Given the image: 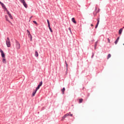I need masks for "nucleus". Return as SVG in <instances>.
<instances>
[{"label": "nucleus", "instance_id": "23", "mask_svg": "<svg viewBox=\"0 0 124 124\" xmlns=\"http://www.w3.org/2000/svg\"><path fill=\"white\" fill-rule=\"evenodd\" d=\"M47 24H48V27H50V22H49V20H47Z\"/></svg>", "mask_w": 124, "mask_h": 124}, {"label": "nucleus", "instance_id": "16", "mask_svg": "<svg viewBox=\"0 0 124 124\" xmlns=\"http://www.w3.org/2000/svg\"><path fill=\"white\" fill-rule=\"evenodd\" d=\"M40 88V86L38 85L37 87L35 89L36 90V92H37V91H38V90H39Z\"/></svg>", "mask_w": 124, "mask_h": 124}, {"label": "nucleus", "instance_id": "24", "mask_svg": "<svg viewBox=\"0 0 124 124\" xmlns=\"http://www.w3.org/2000/svg\"><path fill=\"white\" fill-rule=\"evenodd\" d=\"M49 30L51 32H53V30H52V29L51 28V27L49 26V27H48Z\"/></svg>", "mask_w": 124, "mask_h": 124}, {"label": "nucleus", "instance_id": "3", "mask_svg": "<svg viewBox=\"0 0 124 124\" xmlns=\"http://www.w3.org/2000/svg\"><path fill=\"white\" fill-rule=\"evenodd\" d=\"M16 48L17 50H19L21 48V45L17 40H16Z\"/></svg>", "mask_w": 124, "mask_h": 124}, {"label": "nucleus", "instance_id": "8", "mask_svg": "<svg viewBox=\"0 0 124 124\" xmlns=\"http://www.w3.org/2000/svg\"><path fill=\"white\" fill-rule=\"evenodd\" d=\"M5 18L6 19V20H7L8 22H9V23H10V24H11V25H12V23H11V22H10V21H9V19H8V16H7V15L5 16Z\"/></svg>", "mask_w": 124, "mask_h": 124}, {"label": "nucleus", "instance_id": "5", "mask_svg": "<svg viewBox=\"0 0 124 124\" xmlns=\"http://www.w3.org/2000/svg\"><path fill=\"white\" fill-rule=\"evenodd\" d=\"M19 1H20V2H21V3H23L25 8H28V5L26 3V1H25V0H19Z\"/></svg>", "mask_w": 124, "mask_h": 124}, {"label": "nucleus", "instance_id": "25", "mask_svg": "<svg viewBox=\"0 0 124 124\" xmlns=\"http://www.w3.org/2000/svg\"><path fill=\"white\" fill-rule=\"evenodd\" d=\"M33 23H34V24H35V25H38V24H37V22H36L35 21H33Z\"/></svg>", "mask_w": 124, "mask_h": 124}, {"label": "nucleus", "instance_id": "32", "mask_svg": "<svg viewBox=\"0 0 124 124\" xmlns=\"http://www.w3.org/2000/svg\"><path fill=\"white\" fill-rule=\"evenodd\" d=\"M123 29H124V27H123Z\"/></svg>", "mask_w": 124, "mask_h": 124}, {"label": "nucleus", "instance_id": "29", "mask_svg": "<svg viewBox=\"0 0 124 124\" xmlns=\"http://www.w3.org/2000/svg\"><path fill=\"white\" fill-rule=\"evenodd\" d=\"M93 25L91 24V27H93Z\"/></svg>", "mask_w": 124, "mask_h": 124}, {"label": "nucleus", "instance_id": "9", "mask_svg": "<svg viewBox=\"0 0 124 124\" xmlns=\"http://www.w3.org/2000/svg\"><path fill=\"white\" fill-rule=\"evenodd\" d=\"M97 23L95 27V29H97V27H98V25H99V18H98V19H97Z\"/></svg>", "mask_w": 124, "mask_h": 124}, {"label": "nucleus", "instance_id": "17", "mask_svg": "<svg viewBox=\"0 0 124 124\" xmlns=\"http://www.w3.org/2000/svg\"><path fill=\"white\" fill-rule=\"evenodd\" d=\"M110 58H111V54H108V57H107L108 60H109V59H110Z\"/></svg>", "mask_w": 124, "mask_h": 124}, {"label": "nucleus", "instance_id": "4", "mask_svg": "<svg viewBox=\"0 0 124 124\" xmlns=\"http://www.w3.org/2000/svg\"><path fill=\"white\" fill-rule=\"evenodd\" d=\"M4 11L6 12V14L8 15L9 18H10V19H11V20H13V17H12V16L11 15V14H10V12H9L7 10V8H6V10H4Z\"/></svg>", "mask_w": 124, "mask_h": 124}, {"label": "nucleus", "instance_id": "11", "mask_svg": "<svg viewBox=\"0 0 124 124\" xmlns=\"http://www.w3.org/2000/svg\"><path fill=\"white\" fill-rule=\"evenodd\" d=\"M72 21L73 22V23L74 24H77V22L75 20V18L74 17H73V18H72Z\"/></svg>", "mask_w": 124, "mask_h": 124}, {"label": "nucleus", "instance_id": "18", "mask_svg": "<svg viewBox=\"0 0 124 124\" xmlns=\"http://www.w3.org/2000/svg\"><path fill=\"white\" fill-rule=\"evenodd\" d=\"M83 102V99L81 98L79 99V103H82Z\"/></svg>", "mask_w": 124, "mask_h": 124}, {"label": "nucleus", "instance_id": "6", "mask_svg": "<svg viewBox=\"0 0 124 124\" xmlns=\"http://www.w3.org/2000/svg\"><path fill=\"white\" fill-rule=\"evenodd\" d=\"M27 32L28 33V36H29V38L30 39L31 41H32V36H31V34L30 31L28 30H27Z\"/></svg>", "mask_w": 124, "mask_h": 124}, {"label": "nucleus", "instance_id": "12", "mask_svg": "<svg viewBox=\"0 0 124 124\" xmlns=\"http://www.w3.org/2000/svg\"><path fill=\"white\" fill-rule=\"evenodd\" d=\"M119 39H120V37H118L117 39L115 41L114 43L115 44L117 45L118 44V42H119Z\"/></svg>", "mask_w": 124, "mask_h": 124}, {"label": "nucleus", "instance_id": "7", "mask_svg": "<svg viewBox=\"0 0 124 124\" xmlns=\"http://www.w3.org/2000/svg\"><path fill=\"white\" fill-rule=\"evenodd\" d=\"M0 4L1 5L4 10H6V7H5V5H4V4H3V3L1 2L0 1Z\"/></svg>", "mask_w": 124, "mask_h": 124}, {"label": "nucleus", "instance_id": "19", "mask_svg": "<svg viewBox=\"0 0 124 124\" xmlns=\"http://www.w3.org/2000/svg\"><path fill=\"white\" fill-rule=\"evenodd\" d=\"M64 91H65V88H63V89L62 90V92L63 94L64 93Z\"/></svg>", "mask_w": 124, "mask_h": 124}, {"label": "nucleus", "instance_id": "1", "mask_svg": "<svg viewBox=\"0 0 124 124\" xmlns=\"http://www.w3.org/2000/svg\"><path fill=\"white\" fill-rule=\"evenodd\" d=\"M0 52L1 53L2 58H3V63H6V59H5V54H4V52H3V51L1 50V49H0Z\"/></svg>", "mask_w": 124, "mask_h": 124}, {"label": "nucleus", "instance_id": "28", "mask_svg": "<svg viewBox=\"0 0 124 124\" xmlns=\"http://www.w3.org/2000/svg\"><path fill=\"white\" fill-rule=\"evenodd\" d=\"M70 116H71V117H72L73 116V115L72 114H70Z\"/></svg>", "mask_w": 124, "mask_h": 124}, {"label": "nucleus", "instance_id": "10", "mask_svg": "<svg viewBox=\"0 0 124 124\" xmlns=\"http://www.w3.org/2000/svg\"><path fill=\"white\" fill-rule=\"evenodd\" d=\"M69 116V113H67L66 114H65L63 117H62V119L63 120H64V119H65V118H66V117Z\"/></svg>", "mask_w": 124, "mask_h": 124}, {"label": "nucleus", "instance_id": "14", "mask_svg": "<svg viewBox=\"0 0 124 124\" xmlns=\"http://www.w3.org/2000/svg\"><path fill=\"white\" fill-rule=\"evenodd\" d=\"M123 28L120 29V30L119 31V34H122V32H123Z\"/></svg>", "mask_w": 124, "mask_h": 124}, {"label": "nucleus", "instance_id": "30", "mask_svg": "<svg viewBox=\"0 0 124 124\" xmlns=\"http://www.w3.org/2000/svg\"><path fill=\"white\" fill-rule=\"evenodd\" d=\"M32 18V16H31V17H30V19H31Z\"/></svg>", "mask_w": 124, "mask_h": 124}, {"label": "nucleus", "instance_id": "21", "mask_svg": "<svg viewBox=\"0 0 124 124\" xmlns=\"http://www.w3.org/2000/svg\"><path fill=\"white\" fill-rule=\"evenodd\" d=\"M65 62L66 65V71H67V70H68L67 67H68V65L67 64V63L66 62V61H65Z\"/></svg>", "mask_w": 124, "mask_h": 124}, {"label": "nucleus", "instance_id": "33", "mask_svg": "<svg viewBox=\"0 0 124 124\" xmlns=\"http://www.w3.org/2000/svg\"><path fill=\"white\" fill-rule=\"evenodd\" d=\"M123 45H124V44H123Z\"/></svg>", "mask_w": 124, "mask_h": 124}, {"label": "nucleus", "instance_id": "2", "mask_svg": "<svg viewBox=\"0 0 124 124\" xmlns=\"http://www.w3.org/2000/svg\"><path fill=\"white\" fill-rule=\"evenodd\" d=\"M6 44L7 47H11V43L10 42V39H9V37L7 38V39L6 40Z\"/></svg>", "mask_w": 124, "mask_h": 124}, {"label": "nucleus", "instance_id": "13", "mask_svg": "<svg viewBox=\"0 0 124 124\" xmlns=\"http://www.w3.org/2000/svg\"><path fill=\"white\" fill-rule=\"evenodd\" d=\"M37 92V91H36V90L35 89V91H33L32 92V96H34V95H35V93H36Z\"/></svg>", "mask_w": 124, "mask_h": 124}, {"label": "nucleus", "instance_id": "26", "mask_svg": "<svg viewBox=\"0 0 124 124\" xmlns=\"http://www.w3.org/2000/svg\"><path fill=\"white\" fill-rule=\"evenodd\" d=\"M107 39H108V43H110V39L108 38Z\"/></svg>", "mask_w": 124, "mask_h": 124}, {"label": "nucleus", "instance_id": "31", "mask_svg": "<svg viewBox=\"0 0 124 124\" xmlns=\"http://www.w3.org/2000/svg\"><path fill=\"white\" fill-rule=\"evenodd\" d=\"M97 8H96V7L95 8V10H96Z\"/></svg>", "mask_w": 124, "mask_h": 124}, {"label": "nucleus", "instance_id": "22", "mask_svg": "<svg viewBox=\"0 0 124 124\" xmlns=\"http://www.w3.org/2000/svg\"><path fill=\"white\" fill-rule=\"evenodd\" d=\"M42 84H43V82L42 81H41L40 83H39V84L38 85L40 87H41L42 86Z\"/></svg>", "mask_w": 124, "mask_h": 124}, {"label": "nucleus", "instance_id": "20", "mask_svg": "<svg viewBox=\"0 0 124 124\" xmlns=\"http://www.w3.org/2000/svg\"><path fill=\"white\" fill-rule=\"evenodd\" d=\"M97 43H98V42H95V45H94V48L95 49V48H96V46H97Z\"/></svg>", "mask_w": 124, "mask_h": 124}, {"label": "nucleus", "instance_id": "15", "mask_svg": "<svg viewBox=\"0 0 124 124\" xmlns=\"http://www.w3.org/2000/svg\"><path fill=\"white\" fill-rule=\"evenodd\" d=\"M35 56L37 57H38V52H37V51H35Z\"/></svg>", "mask_w": 124, "mask_h": 124}, {"label": "nucleus", "instance_id": "27", "mask_svg": "<svg viewBox=\"0 0 124 124\" xmlns=\"http://www.w3.org/2000/svg\"><path fill=\"white\" fill-rule=\"evenodd\" d=\"M68 30H69V31H70V32H71V28H69Z\"/></svg>", "mask_w": 124, "mask_h": 124}]
</instances>
